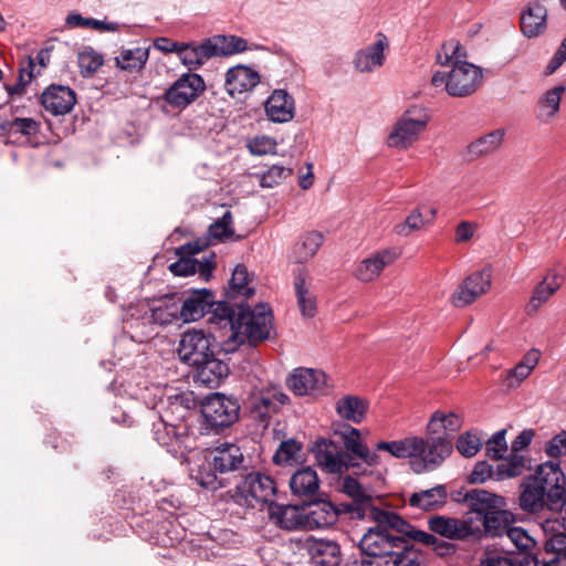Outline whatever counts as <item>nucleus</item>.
<instances>
[{
    "label": "nucleus",
    "mask_w": 566,
    "mask_h": 566,
    "mask_svg": "<svg viewBox=\"0 0 566 566\" xmlns=\"http://www.w3.org/2000/svg\"><path fill=\"white\" fill-rule=\"evenodd\" d=\"M465 59L467 51L460 42L455 40L444 42L436 54V61L441 66H451V70L434 72L431 85L454 97H464L474 93L483 82L482 69L467 62Z\"/></svg>",
    "instance_id": "1"
},
{
    "label": "nucleus",
    "mask_w": 566,
    "mask_h": 566,
    "mask_svg": "<svg viewBox=\"0 0 566 566\" xmlns=\"http://www.w3.org/2000/svg\"><path fill=\"white\" fill-rule=\"evenodd\" d=\"M235 332L222 342L224 353H234L245 340L256 344L269 339L273 329V315L270 306L261 303L254 310L238 305Z\"/></svg>",
    "instance_id": "2"
},
{
    "label": "nucleus",
    "mask_w": 566,
    "mask_h": 566,
    "mask_svg": "<svg viewBox=\"0 0 566 566\" xmlns=\"http://www.w3.org/2000/svg\"><path fill=\"white\" fill-rule=\"evenodd\" d=\"M342 491L352 499L342 503L339 510L353 520H370L379 525H389L397 531H406L407 522L397 513L376 506L374 497L354 478L346 476L342 482Z\"/></svg>",
    "instance_id": "3"
},
{
    "label": "nucleus",
    "mask_w": 566,
    "mask_h": 566,
    "mask_svg": "<svg viewBox=\"0 0 566 566\" xmlns=\"http://www.w3.org/2000/svg\"><path fill=\"white\" fill-rule=\"evenodd\" d=\"M429 122L430 114L427 108L420 105L408 107L394 123L387 145L400 150L410 148L426 132Z\"/></svg>",
    "instance_id": "4"
},
{
    "label": "nucleus",
    "mask_w": 566,
    "mask_h": 566,
    "mask_svg": "<svg viewBox=\"0 0 566 566\" xmlns=\"http://www.w3.org/2000/svg\"><path fill=\"white\" fill-rule=\"evenodd\" d=\"M547 494V510L560 512L566 504V478L559 463L547 461L539 464L535 472L526 476Z\"/></svg>",
    "instance_id": "5"
},
{
    "label": "nucleus",
    "mask_w": 566,
    "mask_h": 566,
    "mask_svg": "<svg viewBox=\"0 0 566 566\" xmlns=\"http://www.w3.org/2000/svg\"><path fill=\"white\" fill-rule=\"evenodd\" d=\"M276 494V483L266 474L251 472L242 478L235 488V501L241 505L255 507L271 504Z\"/></svg>",
    "instance_id": "6"
},
{
    "label": "nucleus",
    "mask_w": 566,
    "mask_h": 566,
    "mask_svg": "<svg viewBox=\"0 0 566 566\" xmlns=\"http://www.w3.org/2000/svg\"><path fill=\"white\" fill-rule=\"evenodd\" d=\"M239 411L238 400L220 392L208 396L201 405L206 423L214 430L232 426L239 419Z\"/></svg>",
    "instance_id": "7"
},
{
    "label": "nucleus",
    "mask_w": 566,
    "mask_h": 566,
    "mask_svg": "<svg viewBox=\"0 0 566 566\" xmlns=\"http://www.w3.org/2000/svg\"><path fill=\"white\" fill-rule=\"evenodd\" d=\"M420 448L413 452L411 467L415 472L421 473L438 468L452 451L451 439L442 436H431L427 439L419 438Z\"/></svg>",
    "instance_id": "8"
},
{
    "label": "nucleus",
    "mask_w": 566,
    "mask_h": 566,
    "mask_svg": "<svg viewBox=\"0 0 566 566\" xmlns=\"http://www.w3.org/2000/svg\"><path fill=\"white\" fill-rule=\"evenodd\" d=\"M387 528L397 531L389 525H379L369 528L359 541L361 554L374 558L390 557L396 549H400L405 541L401 536L391 534Z\"/></svg>",
    "instance_id": "9"
},
{
    "label": "nucleus",
    "mask_w": 566,
    "mask_h": 566,
    "mask_svg": "<svg viewBox=\"0 0 566 566\" xmlns=\"http://www.w3.org/2000/svg\"><path fill=\"white\" fill-rule=\"evenodd\" d=\"M213 336L202 329H189L181 335L178 346L180 359L193 366L213 355Z\"/></svg>",
    "instance_id": "10"
},
{
    "label": "nucleus",
    "mask_w": 566,
    "mask_h": 566,
    "mask_svg": "<svg viewBox=\"0 0 566 566\" xmlns=\"http://www.w3.org/2000/svg\"><path fill=\"white\" fill-rule=\"evenodd\" d=\"M390 43L388 38L378 32L371 43L356 51L353 56V66L358 73H373L381 69L386 62Z\"/></svg>",
    "instance_id": "11"
},
{
    "label": "nucleus",
    "mask_w": 566,
    "mask_h": 566,
    "mask_svg": "<svg viewBox=\"0 0 566 566\" xmlns=\"http://www.w3.org/2000/svg\"><path fill=\"white\" fill-rule=\"evenodd\" d=\"M206 88L201 75L187 73L180 76L164 94L165 101L174 106L184 108L191 104Z\"/></svg>",
    "instance_id": "12"
},
{
    "label": "nucleus",
    "mask_w": 566,
    "mask_h": 566,
    "mask_svg": "<svg viewBox=\"0 0 566 566\" xmlns=\"http://www.w3.org/2000/svg\"><path fill=\"white\" fill-rule=\"evenodd\" d=\"M491 283L492 271L490 268L472 273L454 291L452 295L453 305L463 307L472 304L490 290Z\"/></svg>",
    "instance_id": "13"
},
{
    "label": "nucleus",
    "mask_w": 566,
    "mask_h": 566,
    "mask_svg": "<svg viewBox=\"0 0 566 566\" xmlns=\"http://www.w3.org/2000/svg\"><path fill=\"white\" fill-rule=\"evenodd\" d=\"M289 397L280 387L269 386L252 395L250 400L251 412L261 421H265L272 413L287 403Z\"/></svg>",
    "instance_id": "14"
},
{
    "label": "nucleus",
    "mask_w": 566,
    "mask_h": 566,
    "mask_svg": "<svg viewBox=\"0 0 566 566\" xmlns=\"http://www.w3.org/2000/svg\"><path fill=\"white\" fill-rule=\"evenodd\" d=\"M260 82L258 71L245 64H237L226 72L224 90L231 97H235L252 92Z\"/></svg>",
    "instance_id": "15"
},
{
    "label": "nucleus",
    "mask_w": 566,
    "mask_h": 566,
    "mask_svg": "<svg viewBox=\"0 0 566 566\" xmlns=\"http://www.w3.org/2000/svg\"><path fill=\"white\" fill-rule=\"evenodd\" d=\"M342 513L339 505L325 500L303 506L304 531L327 528L337 522Z\"/></svg>",
    "instance_id": "16"
},
{
    "label": "nucleus",
    "mask_w": 566,
    "mask_h": 566,
    "mask_svg": "<svg viewBox=\"0 0 566 566\" xmlns=\"http://www.w3.org/2000/svg\"><path fill=\"white\" fill-rule=\"evenodd\" d=\"M287 385L297 396L317 395L326 386V375L319 369L300 367L293 370Z\"/></svg>",
    "instance_id": "17"
},
{
    "label": "nucleus",
    "mask_w": 566,
    "mask_h": 566,
    "mask_svg": "<svg viewBox=\"0 0 566 566\" xmlns=\"http://www.w3.org/2000/svg\"><path fill=\"white\" fill-rule=\"evenodd\" d=\"M398 258L395 249H382L363 259L354 270V276L360 282H373L388 265Z\"/></svg>",
    "instance_id": "18"
},
{
    "label": "nucleus",
    "mask_w": 566,
    "mask_h": 566,
    "mask_svg": "<svg viewBox=\"0 0 566 566\" xmlns=\"http://www.w3.org/2000/svg\"><path fill=\"white\" fill-rule=\"evenodd\" d=\"M264 112L272 123H289L295 116V99L285 90L276 88L264 102Z\"/></svg>",
    "instance_id": "19"
},
{
    "label": "nucleus",
    "mask_w": 566,
    "mask_h": 566,
    "mask_svg": "<svg viewBox=\"0 0 566 566\" xmlns=\"http://www.w3.org/2000/svg\"><path fill=\"white\" fill-rule=\"evenodd\" d=\"M317 464L327 473H342L347 470V463L337 443L319 439L313 447Z\"/></svg>",
    "instance_id": "20"
},
{
    "label": "nucleus",
    "mask_w": 566,
    "mask_h": 566,
    "mask_svg": "<svg viewBox=\"0 0 566 566\" xmlns=\"http://www.w3.org/2000/svg\"><path fill=\"white\" fill-rule=\"evenodd\" d=\"M155 440L163 447H166L169 452H178L181 447H188V426L180 421L177 424L168 423L159 420L154 423Z\"/></svg>",
    "instance_id": "21"
},
{
    "label": "nucleus",
    "mask_w": 566,
    "mask_h": 566,
    "mask_svg": "<svg viewBox=\"0 0 566 566\" xmlns=\"http://www.w3.org/2000/svg\"><path fill=\"white\" fill-rule=\"evenodd\" d=\"M566 92L564 84H558L545 90L537 98L535 104V118L541 124L553 123L560 111L562 97Z\"/></svg>",
    "instance_id": "22"
},
{
    "label": "nucleus",
    "mask_w": 566,
    "mask_h": 566,
    "mask_svg": "<svg viewBox=\"0 0 566 566\" xmlns=\"http://www.w3.org/2000/svg\"><path fill=\"white\" fill-rule=\"evenodd\" d=\"M521 32L528 39L542 35L547 28V9L538 2H530L521 12Z\"/></svg>",
    "instance_id": "23"
},
{
    "label": "nucleus",
    "mask_w": 566,
    "mask_h": 566,
    "mask_svg": "<svg viewBox=\"0 0 566 566\" xmlns=\"http://www.w3.org/2000/svg\"><path fill=\"white\" fill-rule=\"evenodd\" d=\"M43 107L53 115H64L75 105V93L67 86L52 85L41 97Z\"/></svg>",
    "instance_id": "24"
},
{
    "label": "nucleus",
    "mask_w": 566,
    "mask_h": 566,
    "mask_svg": "<svg viewBox=\"0 0 566 566\" xmlns=\"http://www.w3.org/2000/svg\"><path fill=\"white\" fill-rule=\"evenodd\" d=\"M243 461V452L234 443H221L211 451L210 464L219 473L235 471L242 467Z\"/></svg>",
    "instance_id": "25"
},
{
    "label": "nucleus",
    "mask_w": 566,
    "mask_h": 566,
    "mask_svg": "<svg viewBox=\"0 0 566 566\" xmlns=\"http://www.w3.org/2000/svg\"><path fill=\"white\" fill-rule=\"evenodd\" d=\"M128 316L125 319V329L130 338L138 343H144L155 334V326L150 319H147L145 304H138L129 308Z\"/></svg>",
    "instance_id": "26"
},
{
    "label": "nucleus",
    "mask_w": 566,
    "mask_h": 566,
    "mask_svg": "<svg viewBox=\"0 0 566 566\" xmlns=\"http://www.w3.org/2000/svg\"><path fill=\"white\" fill-rule=\"evenodd\" d=\"M193 367L196 368L195 381L210 388L218 387L229 374L228 365L216 358L214 354L205 361L193 365Z\"/></svg>",
    "instance_id": "27"
},
{
    "label": "nucleus",
    "mask_w": 566,
    "mask_h": 566,
    "mask_svg": "<svg viewBox=\"0 0 566 566\" xmlns=\"http://www.w3.org/2000/svg\"><path fill=\"white\" fill-rule=\"evenodd\" d=\"M213 57L231 56L247 51L264 49L262 45L249 43L247 39L238 35H214L209 38Z\"/></svg>",
    "instance_id": "28"
},
{
    "label": "nucleus",
    "mask_w": 566,
    "mask_h": 566,
    "mask_svg": "<svg viewBox=\"0 0 566 566\" xmlns=\"http://www.w3.org/2000/svg\"><path fill=\"white\" fill-rule=\"evenodd\" d=\"M211 305V294L208 291H193L181 303L178 301L179 319L186 323L198 321Z\"/></svg>",
    "instance_id": "29"
},
{
    "label": "nucleus",
    "mask_w": 566,
    "mask_h": 566,
    "mask_svg": "<svg viewBox=\"0 0 566 566\" xmlns=\"http://www.w3.org/2000/svg\"><path fill=\"white\" fill-rule=\"evenodd\" d=\"M177 56L188 70L200 69L208 60L213 57L209 38L200 44L181 42Z\"/></svg>",
    "instance_id": "30"
},
{
    "label": "nucleus",
    "mask_w": 566,
    "mask_h": 566,
    "mask_svg": "<svg viewBox=\"0 0 566 566\" xmlns=\"http://www.w3.org/2000/svg\"><path fill=\"white\" fill-rule=\"evenodd\" d=\"M541 355V350L537 348L527 350L521 361L504 373L502 376L504 385L509 388L518 387L538 365Z\"/></svg>",
    "instance_id": "31"
},
{
    "label": "nucleus",
    "mask_w": 566,
    "mask_h": 566,
    "mask_svg": "<svg viewBox=\"0 0 566 566\" xmlns=\"http://www.w3.org/2000/svg\"><path fill=\"white\" fill-rule=\"evenodd\" d=\"M563 276L556 272H549L534 289L532 297L526 305L528 315H533L559 290Z\"/></svg>",
    "instance_id": "32"
},
{
    "label": "nucleus",
    "mask_w": 566,
    "mask_h": 566,
    "mask_svg": "<svg viewBox=\"0 0 566 566\" xmlns=\"http://www.w3.org/2000/svg\"><path fill=\"white\" fill-rule=\"evenodd\" d=\"M312 277L305 268H298L294 275V289L297 305L304 317H313L316 313V297L310 291Z\"/></svg>",
    "instance_id": "33"
},
{
    "label": "nucleus",
    "mask_w": 566,
    "mask_h": 566,
    "mask_svg": "<svg viewBox=\"0 0 566 566\" xmlns=\"http://www.w3.org/2000/svg\"><path fill=\"white\" fill-rule=\"evenodd\" d=\"M518 506L528 514L539 513L547 509V494L525 476L520 484Z\"/></svg>",
    "instance_id": "34"
},
{
    "label": "nucleus",
    "mask_w": 566,
    "mask_h": 566,
    "mask_svg": "<svg viewBox=\"0 0 566 566\" xmlns=\"http://www.w3.org/2000/svg\"><path fill=\"white\" fill-rule=\"evenodd\" d=\"M270 520L287 531L304 530L303 506L272 504Z\"/></svg>",
    "instance_id": "35"
},
{
    "label": "nucleus",
    "mask_w": 566,
    "mask_h": 566,
    "mask_svg": "<svg viewBox=\"0 0 566 566\" xmlns=\"http://www.w3.org/2000/svg\"><path fill=\"white\" fill-rule=\"evenodd\" d=\"M463 419L454 411L436 410L427 424L428 434L451 437L461 429Z\"/></svg>",
    "instance_id": "36"
},
{
    "label": "nucleus",
    "mask_w": 566,
    "mask_h": 566,
    "mask_svg": "<svg viewBox=\"0 0 566 566\" xmlns=\"http://www.w3.org/2000/svg\"><path fill=\"white\" fill-rule=\"evenodd\" d=\"M308 554L317 566H338L342 560L339 545L329 539H316L308 545Z\"/></svg>",
    "instance_id": "37"
},
{
    "label": "nucleus",
    "mask_w": 566,
    "mask_h": 566,
    "mask_svg": "<svg viewBox=\"0 0 566 566\" xmlns=\"http://www.w3.org/2000/svg\"><path fill=\"white\" fill-rule=\"evenodd\" d=\"M428 523L433 533L450 539H462L474 533L467 522L457 518L438 515L431 517Z\"/></svg>",
    "instance_id": "38"
},
{
    "label": "nucleus",
    "mask_w": 566,
    "mask_h": 566,
    "mask_svg": "<svg viewBox=\"0 0 566 566\" xmlns=\"http://www.w3.org/2000/svg\"><path fill=\"white\" fill-rule=\"evenodd\" d=\"M147 311V319H150L154 326H165L179 319L178 301L174 297H166L153 304L144 303Z\"/></svg>",
    "instance_id": "39"
},
{
    "label": "nucleus",
    "mask_w": 566,
    "mask_h": 566,
    "mask_svg": "<svg viewBox=\"0 0 566 566\" xmlns=\"http://www.w3.org/2000/svg\"><path fill=\"white\" fill-rule=\"evenodd\" d=\"M290 488L295 496H314L319 490L316 471L310 467L297 470L290 479Z\"/></svg>",
    "instance_id": "40"
},
{
    "label": "nucleus",
    "mask_w": 566,
    "mask_h": 566,
    "mask_svg": "<svg viewBox=\"0 0 566 566\" xmlns=\"http://www.w3.org/2000/svg\"><path fill=\"white\" fill-rule=\"evenodd\" d=\"M149 48H122L115 56L116 67L127 72H138L144 69L149 59Z\"/></svg>",
    "instance_id": "41"
},
{
    "label": "nucleus",
    "mask_w": 566,
    "mask_h": 566,
    "mask_svg": "<svg viewBox=\"0 0 566 566\" xmlns=\"http://www.w3.org/2000/svg\"><path fill=\"white\" fill-rule=\"evenodd\" d=\"M368 402L358 396L346 395L336 402L337 415L347 421L360 423L367 413Z\"/></svg>",
    "instance_id": "42"
},
{
    "label": "nucleus",
    "mask_w": 566,
    "mask_h": 566,
    "mask_svg": "<svg viewBox=\"0 0 566 566\" xmlns=\"http://www.w3.org/2000/svg\"><path fill=\"white\" fill-rule=\"evenodd\" d=\"M446 501L447 491L442 485H438L432 489L412 493L408 503L416 509L432 511L442 507Z\"/></svg>",
    "instance_id": "43"
},
{
    "label": "nucleus",
    "mask_w": 566,
    "mask_h": 566,
    "mask_svg": "<svg viewBox=\"0 0 566 566\" xmlns=\"http://www.w3.org/2000/svg\"><path fill=\"white\" fill-rule=\"evenodd\" d=\"M472 511L478 514V520L493 510L503 509L505 499L485 490H473L468 494Z\"/></svg>",
    "instance_id": "44"
},
{
    "label": "nucleus",
    "mask_w": 566,
    "mask_h": 566,
    "mask_svg": "<svg viewBox=\"0 0 566 566\" xmlns=\"http://www.w3.org/2000/svg\"><path fill=\"white\" fill-rule=\"evenodd\" d=\"M419 446L420 441H418V437H408L395 441H380L376 444V450L385 451L397 459L409 458L412 461L415 455L413 452L419 450Z\"/></svg>",
    "instance_id": "45"
},
{
    "label": "nucleus",
    "mask_w": 566,
    "mask_h": 566,
    "mask_svg": "<svg viewBox=\"0 0 566 566\" xmlns=\"http://www.w3.org/2000/svg\"><path fill=\"white\" fill-rule=\"evenodd\" d=\"M504 135L505 130L502 128L485 134L468 146V153L473 157L489 155L500 148L504 140Z\"/></svg>",
    "instance_id": "46"
},
{
    "label": "nucleus",
    "mask_w": 566,
    "mask_h": 566,
    "mask_svg": "<svg viewBox=\"0 0 566 566\" xmlns=\"http://www.w3.org/2000/svg\"><path fill=\"white\" fill-rule=\"evenodd\" d=\"M227 294L231 298L237 296L250 297L254 294V287L251 286V279L244 265L238 264L234 268Z\"/></svg>",
    "instance_id": "47"
},
{
    "label": "nucleus",
    "mask_w": 566,
    "mask_h": 566,
    "mask_svg": "<svg viewBox=\"0 0 566 566\" xmlns=\"http://www.w3.org/2000/svg\"><path fill=\"white\" fill-rule=\"evenodd\" d=\"M323 243V235L317 231H311L300 238L294 247V258L298 263L312 259Z\"/></svg>",
    "instance_id": "48"
},
{
    "label": "nucleus",
    "mask_w": 566,
    "mask_h": 566,
    "mask_svg": "<svg viewBox=\"0 0 566 566\" xmlns=\"http://www.w3.org/2000/svg\"><path fill=\"white\" fill-rule=\"evenodd\" d=\"M506 512L503 509L493 510L479 518L484 527V533L491 537H500L504 542L506 531L511 527L506 523Z\"/></svg>",
    "instance_id": "49"
},
{
    "label": "nucleus",
    "mask_w": 566,
    "mask_h": 566,
    "mask_svg": "<svg viewBox=\"0 0 566 566\" xmlns=\"http://www.w3.org/2000/svg\"><path fill=\"white\" fill-rule=\"evenodd\" d=\"M333 433L334 436L339 437L347 452H349L354 457H356L365 447V444L361 441L359 430L354 427H350L349 424H333Z\"/></svg>",
    "instance_id": "50"
},
{
    "label": "nucleus",
    "mask_w": 566,
    "mask_h": 566,
    "mask_svg": "<svg viewBox=\"0 0 566 566\" xmlns=\"http://www.w3.org/2000/svg\"><path fill=\"white\" fill-rule=\"evenodd\" d=\"M211 306H213V310L209 321L219 325L221 328H229V335L235 332L238 308L234 310L232 306L223 302H219L214 305L212 304Z\"/></svg>",
    "instance_id": "51"
},
{
    "label": "nucleus",
    "mask_w": 566,
    "mask_h": 566,
    "mask_svg": "<svg viewBox=\"0 0 566 566\" xmlns=\"http://www.w3.org/2000/svg\"><path fill=\"white\" fill-rule=\"evenodd\" d=\"M169 270L172 274L178 276H188L195 273L208 277L211 273V265L208 262H201L196 259H180L169 265Z\"/></svg>",
    "instance_id": "52"
},
{
    "label": "nucleus",
    "mask_w": 566,
    "mask_h": 566,
    "mask_svg": "<svg viewBox=\"0 0 566 566\" xmlns=\"http://www.w3.org/2000/svg\"><path fill=\"white\" fill-rule=\"evenodd\" d=\"M525 462L522 454L511 451L506 461L496 465L495 480L501 481L521 475L525 469Z\"/></svg>",
    "instance_id": "53"
},
{
    "label": "nucleus",
    "mask_w": 566,
    "mask_h": 566,
    "mask_svg": "<svg viewBox=\"0 0 566 566\" xmlns=\"http://www.w3.org/2000/svg\"><path fill=\"white\" fill-rule=\"evenodd\" d=\"M545 534L548 536L545 542V555L557 565V560L566 558V531L557 528Z\"/></svg>",
    "instance_id": "54"
},
{
    "label": "nucleus",
    "mask_w": 566,
    "mask_h": 566,
    "mask_svg": "<svg viewBox=\"0 0 566 566\" xmlns=\"http://www.w3.org/2000/svg\"><path fill=\"white\" fill-rule=\"evenodd\" d=\"M510 542L518 552L528 553L536 546V539L521 526H511L506 531L504 542Z\"/></svg>",
    "instance_id": "55"
},
{
    "label": "nucleus",
    "mask_w": 566,
    "mask_h": 566,
    "mask_svg": "<svg viewBox=\"0 0 566 566\" xmlns=\"http://www.w3.org/2000/svg\"><path fill=\"white\" fill-rule=\"evenodd\" d=\"M430 221L426 220L422 216V212L419 208H415L407 216L405 221L399 222L395 226L394 231L397 235L407 238L411 235L415 231L421 230L426 224Z\"/></svg>",
    "instance_id": "56"
},
{
    "label": "nucleus",
    "mask_w": 566,
    "mask_h": 566,
    "mask_svg": "<svg viewBox=\"0 0 566 566\" xmlns=\"http://www.w3.org/2000/svg\"><path fill=\"white\" fill-rule=\"evenodd\" d=\"M103 55L91 46H84L77 54V63L84 75L94 74L103 65Z\"/></svg>",
    "instance_id": "57"
},
{
    "label": "nucleus",
    "mask_w": 566,
    "mask_h": 566,
    "mask_svg": "<svg viewBox=\"0 0 566 566\" xmlns=\"http://www.w3.org/2000/svg\"><path fill=\"white\" fill-rule=\"evenodd\" d=\"M421 559L417 549L402 544L400 549H396L385 564L386 566H421Z\"/></svg>",
    "instance_id": "58"
},
{
    "label": "nucleus",
    "mask_w": 566,
    "mask_h": 566,
    "mask_svg": "<svg viewBox=\"0 0 566 566\" xmlns=\"http://www.w3.org/2000/svg\"><path fill=\"white\" fill-rule=\"evenodd\" d=\"M292 175V169L282 165H273L262 174H258L261 187L272 188Z\"/></svg>",
    "instance_id": "59"
},
{
    "label": "nucleus",
    "mask_w": 566,
    "mask_h": 566,
    "mask_svg": "<svg viewBox=\"0 0 566 566\" xmlns=\"http://www.w3.org/2000/svg\"><path fill=\"white\" fill-rule=\"evenodd\" d=\"M232 224V213L231 211L227 210L220 219H218L209 227L210 238L220 241L231 238L234 234Z\"/></svg>",
    "instance_id": "60"
},
{
    "label": "nucleus",
    "mask_w": 566,
    "mask_h": 566,
    "mask_svg": "<svg viewBox=\"0 0 566 566\" xmlns=\"http://www.w3.org/2000/svg\"><path fill=\"white\" fill-rule=\"evenodd\" d=\"M302 450V444L294 439L281 442L279 449L273 455V461L276 464H286L296 460Z\"/></svg>",
    "instance_id": "61"
},
{
    "label": "nucleus",
    "mask_w": 566,
    "mask_h": 566,
    "mask_svg": "<svg viewBox=\"0 0 566 566\" xmlns=\"http://www.w3.org/2000/svg\"><path fill=\"white\" fill-rule=\"evenodd\" d=\"M35 76V62L34 59L29 57L27 65L22 66L19 72V78L17 84L8 86L7 91L10 95H21L24 92L25 86L31 83Z\"/></svg>",
    "instance_id": "62"
},
{
    "label": "nucleus",
    "mask_w": 566,
    "mask_h": 566,
    "mask_svg": "<svg viewBox=\"0 0 566 566\" xmlns=\"http://www.w3.org/2000/svg\"><path fill=\"white\" fill-rule=\"evenodd\" d=\"M506 430L502 429L495 432L488 441L485 446L486 455L494 460L504 458L507 451V443L505 440Z\"/></svg>",
    "instance_id": "63"
},
{
    "label": "nucleus",
    "mask_w": 566,
    "mask_h": 566,
    "mask_svg": "<svg viewBox=\"0 0 566 566\" xmlns=\"http://www.w3.org/2000/svg\"><path fill=\"white\" fill-rule=\"evenodd\" d=\"M9 133H20L24 136H34L39 133L40 124L32 118L17 117L1 126Z\"/></svg>",
    "instance_id": "64"
}]
</instances>
